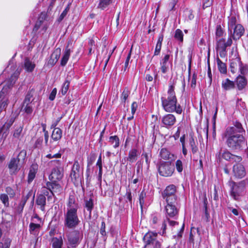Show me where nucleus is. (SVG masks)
Instances as JSON below:
<instances>
[{
  "instance_id": "19",
  "label": "nucleus",
  "mask_w": 248,
  "mask_h": 248,
  "mask_svg": "<svg viewBox=\"0 0 248 248\" xmlns=\"http://www.w3.org/2000/svg\"><path fill=\"white\" fill-rule=\"evenodd\" d=\"M63 177V173L62 167L54 168L52 171L51 174L49 175V179L52 181L61 180Z\"/></svg>"
},
{
  "instance_id": "15",
  "label": "nucleus",
  "mask_w": 248,
  "mask_h": 248,
  "mask_svg": "<svg viewBox=\"0 0 248 248\" xmlns=\"http://www.w3.org/2000/svg\"><path fill=\"white\" fill-rule=\"evenodd\" d=\"M245 32V29L243 26L240 24H237L233 29V33L231 34V38L234 40H239Z\"/></svg>"
},
{
  "instance_id": "11",
  "label": "nucleus",
  "mask_w": 248,
  "mask_h": 248,
  "mask_svg": "<svg viewBox=\"0 0 248 248\" xmlns=\"http://www.w3.org/2000/svg\"><path fill=\"white\" fill-rule=\"evenodd\" d=\"M176 122V117L171 113L164 115L161 119V124L163 126L168 129L172 127Z\"/></svg>"
},
{
  "instance_id": "32",
  "label": "nucleus",
  "mask_w": 248,
  "mask_h": 248,
  "mask_svg": "<svg viewBox=\"0 0 248 248\" xmlns=\"http://www.w3.org/2000/svg\"><path fill=\"white\" fill-rule=\"evenodd\" d=\"M67 209H75L78 210V204L76 203L75 196L70 194L69 197Z\"/></svg>"
},
{
  "instance_id": "17",
  "label": "nucleus",
  "mask_w": 248,
  "mask_h": 248,
  "mask_svg": "<svg viewBox=\"0 0 248 248\" xmlns=\"http://www.w3.org/2000/svg\"><path fill=\"white\" fill-rule=\"evenodd\" d=\"M188 142L192 153L193 155L196 154L198 152L199 148L198 147V142L193 132L189 133Z\"/></svg>"
},
{
  "instance_id": "54",
  "label": "nucleus",
  "mask_w": 248,
  "mask_h": 248,
  "mask_svg": "<svg viewBox=\"0 0 248 248\" xmlns=\"http://www.w3.org/2000/svg\"><path fill=\"white\" fill-rule=\"evenodd\" d=\"M61 53V49L60 48H56L52 53V54L51 55V57L53 58L54 60L56 61V62L58 61L59 60Z\"/></svg>"
},
{
  "instance_id": "6",
  "label": "nucleus",
  "mask_w": 248,
  "mask_h": 248,
  "mask_svg": "<svg viewBox=\"0 0 248 248\" xmlns=\"http://www.w3.org/2000/svg\"><path fill=\"white\" fill-rule=\"evenodd\" d=\"M159 174L163 177H170L173 174L175 168L171 161H162L157 165Z\"/></svg>"
},
{
  "instance_id": "13",
  "label": "nucleus",
  "mask_w": 248,
  "mask_h": 248,
  "mask_svg": "<svg viewBox=\"0 0 248 248\" xmlns=\"http://www.w3.org/2000/svg\"><path fill=\"white\" fill-rule=\"evenodd\" d=\"M68 248H76L78 244V232L73 231L69 232L67 234Z\"/></svg>"
},
{
  "instance_id": "43",
  "label": "nucleus",
  "mask_w": 248,
  "mask_h": 248,
  "mask_svg": "<svg viewBox=\"0 0 248 248\" xmlns=\"http://www.w3.org/2000/svg\"><path fill=\"white\" fill-rule=\"evenodd\" d=\"M70 56V49H66V50L64 52V55L63 56L61 61V64L62 66H64L68 59Z\"/></svg>"
},
{
  "instance_id": "14",
  "label": "nucleus",
  "mask_w": 248,
  "mask_h": 248,
  "mask_svg": "<svg viewBox=\"0 0 248 248\" xmlns=\"http://www.w3.org/2000/svg\"><path fill=\"white\" fill-rule=\"evenodd\" d=\"M159 156L161 159L171 161L172 162L176 157L174 154L171 153L170 151L166 148H162L159 151Z\"/></svg>"
},
{
  "instance_id": "12",
  "label": "nucleus",
  "mask_w": 248,
  "mask_h": 248,
  "mask_svg": "<svg viewBox=\"0 0 248 248\" xmlns=\"http://www.w3.org/2000/svg\"><path fill=\"white\" fill-rule=\"evenodd\" d=\"M232 172L234 177L238 179L243 178L246 175L245 168L240 163H236L233 165Z\"/></svg>"
},
{
  "instance_id": "18",
  "label": "nucleus",
  "mask_w": 248,
  "mask_h": 248,
  "mask_svg": "<svg viewBox=\"0 0 248 248\" xmlns=\"http://www.w3.org/2000/svg\"><path fill=\"white\" fill-rule=\"evenodd\" d=\"M242 64V62L239 57L236 56L231 60L230 64V71L232 74L236 73L238 71L240 66Z\"/></svg>"
},
{
  "instance_id": "1",
  "label": "nucleus",
  "mask_w": 248,
  "mask_h": 248,
  "mask_svg": "<svg viewBox=\"0 0 248 248\" xmlns=\"http://www.w3.org/2000/svg\"><path fill=\"white\" fill-rule=\"evenodd\" d=\"M245 130L238 121H232V125L227 126L221 137L228 149L237 153H245L248 150Z\"/></svg>"
},
{
  "instance_id": "46",
  "label": "nucleus",
  "mask_w": 248,
  "mask_h": 248,
  "mask_svg": "<svg viewBox=\"0 0 248 248\" xmlns=\"http://www.w3.org/2000/svg\"><path fill=\"white\" fill-rule=\"evenodd\" d=\"M177 2L178 0H169V2L167 4V7L169 11H175V7Z\"/></svg>"
},
{
  "instance_id": "49",
  "label": "nucleus",
  "mask_w": 248,
  "mask_h": 248,
  "mask_svg": "<svg viewBox=\"0 0 248 248\" xmlns=\"http://www.w3.org/2000/svg\"><path fill=\"white\" fill-rule=\"evenodd\" d=\"M0 200L3 203L5 206L8 207L9 205V197L6 194H1L0 195Z\"/></svg>"
},
{
  "instance_id": "36",
  "label": "nucleus",
  "mask_w": 248,
  "mask_h": 248,
  "mask_svg": "<svg viewBox=\"0 0 248 248\" xmlns=\"http://www.w3.org/2000/svg\"><path fill=\"white\" fill-rule=\"evenodd\" d=\"M124 200L126 202H128L131 207L132 206V195L129 186L126 189V192L124 195Z\"/></svg>"
},
{
  "instance_id": "62",
  "label": "nucleus",
  "mask_w": 248,
  "mask_h": 248,
  "mask_svg": "<svg viewBox=\"0 0 248 248\" xmlns=\"http://www.w3.org/2000/svg\"><path fill=\"white\" fill-rule=\"evenodd\" d=\"M27 201V199H24L23 197H22L21 202L19 203V204L17 207L18 211L21 212L23 211L24 207Z\"/></svg>"
},
{
  "instance_id": "55",
  "label": "nucleus",
  "mask_w": 248,
  "mask_h": 248,
  "mask_svg": "<svg viewBox=\"0 0 248 248\" xmlns=\"http://www.w3.org/2000/svg\"><path fill=\"white\" fill-rule=\"evenodd\" d=\"M5 191L7 193L6 194L9 195L10 198L13 199L16 196L15 190L10 186H7L6 187Z\"/></svg>"
},
{
  "instance_id": "7",
  "label": "nucleus",
  "mask_w": 248,
  "mask_h": 248,
  "mask_svg": "<svg viewBox=\"0 0 248 248\" xmlns=\"http://www.w3.org/2000/svg\"><path fill=\"white\" fill-rule=\"evenodd\" d=\"M64 225L70 229H75L78 226L77 210L68 209L64 214Z\"/></svg>"
},
{
  "instance_id": "48",
  "label": "nucleus",
  "mask_w": 248,
  "mask_h": 248,
  "mask_svg": "<svg viewBox=\"0 0 248 248\" xmlns=\"http://www.w3.org/2000/svg\"><path fill=\"white\" fill-rule=\"evenodd\" d=\"M238 72L240 73V75L245 76L248 75V67L247 65H244L242 63L240 66Z\"/></svg>"
},
{
  "instance_id": "21",
  "label": "nucleus",
  "mask_w": 248,
  "mask_h": 248,
  "mask_svg": "<svg viewBox=\"0 0 248 248\" xmlns=\"http://www.w3.org/2000/svg\"><path fill=\"white\" fill-rule=\"evenodd\" d=\"M221 156L223 159L228 161H231L232 160H235V159H234L235 158H237L238 161H240L242 159L240 156L233 155L228 150H224L221 154Z\"/></svg>"
},
{
  "instance_id": "52",
  "label": "nucleus",
  "mask_w": 248,
  "mask_h": 248,
  "mask_svg": "<svg viewBox=\"0 0 248 248\" xmlns=\"http://www.w3.org/2000/svg\"><path fill=\"white\" fill-rule=\"evenodd\" d=\"M69 84L70 82L67 80L65 81L63 84L62 88L60 92V93H61L62 95H65L67 93L69 87Z\"/></svg>"
},
{
  "instance_id": "24",
  "label": "nucleus",
  "mask_w": 248,
  "mask_h": 248,
  "mask_svg": "<svg viewBox=\"0 0 248 248\" xmlns=\"http://www.w3.org/2000/svg\"><path fill=\"white\" fill-rule=\"evenodd\" d=\"M139 156V151L136 148H132L129 150L127 157V160L130 163H133L136 161Z\"/></svg>"
},
{
  "instance_id": "44",
  "label": "nucleus",
  "mask_w": 248,
  "mask_h": 248,
  "mask_svg": "<svg viewBox=\"0 0 248 248\" xmlns=\"http://www.w3.org/2000/svg\"><path fill=\"white\" fill-rule=\"evenodd\" d=\"M85 207L89 212V215L91 216L92 211L93 208V203L92 199L90 198L89 200L85 201Z\"/></svg>"
},
{
  "instance_id": "8",
  "label": "nucleus",
  "mask_w": 248,
  "mask_h": 248,
  "mask_svg": "<svg viewBox=\"0 0 248 248\" xmlns=\"http://www.w3.org/2000/svg\"><path fill=\"white\" fill-rule=\"evenodd\" d=\"M157 233L148 232L143 237L145 243L144 248H160L161 244L157 239Z\"/></svg>"
},
{
  "instance_id": "29",
  "label": "nucleus",
  "mask_w": 248,
  "mask_h": 248,
  "mask_svg": "<svg viewBox=\"0 0 248 248\" xmlns=\"http://www.w3.org/2000/svg\"><path fill=\"white\" fill-rule=\"evenodd\" d=\"M36 204L40 206V208L42 211L45 210V205L46 204V198L45 195H39L37 196L36 200Z\"/></svg>"
},
{
  "instance_id": "47",
  "label": "nucleus",
  "mask_w": 248,
  "mask_h": 248,
  "mask_svg": "<svg viewBox=\"0 0 248 248\" xmlns=\"http://www.w3.org/2000/svg\"><path fill=\"white\" fill-rule=\"evenodd\" d=\"M224 31L221 25H217L216 29V37H220L223 36Z\"/></svg>"
},
{
  "instance_id": "16",
  "label": "nucleus",
  "mask_w": 248,
  "mask_h": 248,
  "mask_svg": "<svg viewBox=\"0 0 248 248\" xmlns=\"http://www.w3.org/2000/svg\"><path fill=\"white\" fill-rule=\"evenodd\" d=\"M170 54H165L160 61V70L163 74L166 73L169 71V65L171 63L170 61Z\"/></svg>"
},
{
  "instance_id": "30",
  "label": "nucleus",
  "mask_w": 248,
  "mask_h": 248,
  "mask_svg": "<svg viewBox=\"0 0 248 248\" xmlns=\"http://www.w3.org/2000/svg\"><path fill=\"white\" fill-rule=\"evenodd\" d=\"M41 226L39 224L31 223L29 225V231L31 234L37 235L39 232Z\"/></svg>"
},
{
  "instance_id": "40",
  "label": "nucleus",
  "mask_w": 248,
  "mask_h": 248,
  "mask_svg": "<svg viewBox=\"0 0 248 248\" xmlns=\"http://www.w3.org/2000/svg\"><path fill=\"white\" fill-rule=\"evenodd\" d=\"M77 170H78V164H76V162L73 165L72 171L70 174V177H71V180L76 186L77 184V173H76Z\"/></svg>"
},
{
  "instance_id": "64",
  "label": "nucleus",
  "mask_w": 248,
  "mask_h": 248,
  "mask_svg": "<svg viewBox=\"0 0 248 248\" xmlns=\"http://www.w3.org/2000/svg\"><path fill=\"white\" fill-rule=\"evenodd\" d=\"M96 155L95 153L91 154L89 157L88 158V164H92L96 160Z\"/></svg>"
},
{
  "instance_id": "42",
  "label": "nucleus",
  "mask_w": 248,
  "mask_h": 248,
  "mask_svg": "<svg viewBox=\"0 0 248 248\" xmlns=\"http://www.w3.org/2000/svg\"><path fill=\"white\" fill-rule=\"evenodd\" d=\"M174 37L175 39L182 43L184 41V34L182 31L177 29L175 30Z\"/></svg>"
},
{
  "instance_id": "33",
  "label": "nucleus",
  "mask_w": 248,
  "mask_h": 248,
  "mask_svg": "<svg viewBox=\"0 0 248 248\" xmlns=\"http://www.w3.org/2000/svg\"><path fill=\"white\" fill-rule=\"evenodd\" d=\"M20 162H18L16 158H12L9 164V168L13 172H15L17 171L18 169V164Z\"/></svg>"
},
{
  "instance_id": "20",
  "label": "nucleus",
  "mask_w": 248,
  "mask_h": 248,
  "mask_svg": "<svg viewBox=\"0 0 248 248\" xmlns=\"http://www.w3.org/2000/svg\"><path fill=\"white\" fill-rule=\"evenodd\" d=\"M15 118L14 116L11 117L7 120L4 124L0 128V132L3 133L2 136L5 139L8 135V131L15 122Z\"/></svg>"
},
{
  "instance_id": "53",
  "label": "nucleus",
  "mask_w": 248,
  "mask_h": 248,
  "mask_svg": "<svg viewBox=\"0 0 248 248\" xmlns=\"http://www.w3.org/2000/svg\"><path fill=\"white\" fill-rule=\"evenodd\" d=\"M188 79H190L191 76V64H192V53L189 52L188 55Z\"/></svg>"
},
{
  "instance_id": "5",
  "label": "nucleus",
  "mask_w": 248,
  "mask_h": 248,
  "mask_svg": "<svg viewBox=\"0 0 248 248\" xmlns=\"http://www.w3.org/2000/svg\"><path fill=\"white\" fill-rule=\"evenodd\" d=\"M161 196L166 203L178 202L176 186L173 184L167 186L161 192Z\"/></svg>"
},
{
  "instance_id": "50",
  "label": "nucleus",
  "mask_w": 248,
  "mask_h": 248,
  "mask_svg": "<svg viewBox=\"0 0 248 248\" xmlns=\"http://www.w3.org/2000/svg\"><path fill=\"white\" fill-rule=\"evenodd\" d=\"M33 97V93L32 91H31L28 92L27 94L26 95L24 101L23 106L25 104H31L32 100L31 98Z\"/></svg>"
},
{
  "instance_id": "38",
  "label": "nucleus",
  "mask_w": 248,
  "mask_h": 248,
  "mask_svg": "<svg viewBox=\"0 0 248 248\" xmlns=\"http://www.w3.org/2000/svg\"><path fill=\"white\" fill-rule=\"evenodd\" d=\"M236 18L235 16H232L230 18L228 21V32L229 33L232 34V28L234 26L235 27L236 25Z\"/></svg>"
},
{
  "instance_id": "39",
  "label": "nucleus",
  "mask_w": 248,
  "mask_h": 248,
  "mask_svg": "<svg viewBox=\"0 0 248 248\" xmlns=\"http://www.w3.org/2000/svg\"><path fill=\"white\" fill-rule=\"evenodd\" d=\"M63 244L62 239L61 237L53 238L52 239V248H62Z\"/></svg>"
},
{
  "instance_id": "10",
  "label": "nucleus",
  "mask_w": 248,
  "mask_h": 248,
  "mask_svg": "<svg viewBox=\"0 0 248 248\" xmlns=\"http://www.w3.org/2000/svg\"><path fill=\"white\" fill-rule=\"evenodd\" d=\"M232 44V40L231 37H228L227 40L225 42V38H222L217 41V49L219 51V55L221 58H224L226 55V48L230 46Z\"/></svg>"
},
{
  "instance_id": "57",
  "label": "nucleus",
  "mask_w": 248,
  "mask_h": 248,
  "mask_svg": "<svg viewBox=\"0 0 248 248\" xmlns=\"http://www.w3.org/2000/svg\"><path fill=\"white\" fill-rule=\"evenodd\" d=\"M175 167L179 173H181L183 170V164L181 160L177 159L175 162Z\"/></svg>"
},
{
  "instance_id": "56",
  "label": "nucleus",
  "mask_w": 248,
  "mask_h": 248,
  "mask_svg": "<svg viewBox=\"0 0 248 248\" xmlns=\"http://www.w3.org/2000/svg\"><path fill=\"white\" fill-rule=\"evenodd\" d=\"M132 51V46L131 47V48L127 56L126 60L124 62V66L123 69V70L124 71V72L126 71V70L128 66L129 62V61H130V59L131 56Z\"/></svg>"
},
{
  "instance_id": "34",
  "label": "nucleus",
  "mask_w": 248,
  "mask_h": 248,
  "mask_svg": "<svg viewBox=\"0 0 248 248\" xmlns=\"http://www.w3.org/2000/svg\"><path fill=\"white\" fill-rule=\"evenodd\" d=\"M62 131L59 128H55L53 130L51 137L54 140H58L62 138Z\"/></svg>"
},
{
  "instance_id": "3",
  "label": "nucleus",
  "mask_w": 248,
  "mask_h": 248,
  "mask_svg": "<svg viewBox=\"0 0 248 248\" xmlns=\"http://www.w3.org/2000/svg\"><path fill=\"white\" fill-rule=\"evenodd\" d=\"M248 184V182L246 179L235 182L230 178L227 183L229 187L230 197L234 201H241L247 193Z\"/></svg>"
},
{
  "instance_id": "51",
  "label": "nucleus",
  "mask_w": 248,
  "mask_h": 248,
  "mask_svg": "<svg viewBox=\"0 0 248 248\" xmlns=\"http://www.w3.org/2000/svg\"><path fill=\"white\" fill-rule=\"evenodd\" d=\"M186 15V17L188 20H192L194 18V15L193 14V11L191 9H186L184 11Z\"/></svg>"
},
{
  "instance_id": "23",
  "label": "nucleus",
  "mask_w": 248,
  "mask_h": 248,
  "mask_svg": "<svg viewBox=\"0 0 248 248\" xmlns=\"http://www.w3.org/2000/svg\"><path fill=\"white\" fill-rule=\"evenodd\" d=\"M46 186L50 191L52 195H54V192H60L62 190L61 186L56 181H52V182H48L46 183Z\"/></svg>"
},
{
  "instance_id": "4",
  "label": "nucleus",
  "mask_w": 248,
  "mask_h": 248,
  "mask_svg": "<svg viewBox=\"0 0 248 248\" xmlns=\"http://www.w3.org/2000/svg\"><path fill=\"white\" fill-rule=\"evenodd\" d=\"M21 69H17L10 78L5 80L3 82V86L0 92V113L8 105V99L4 96L8 93L17 79L20 73Z\"/></svg>"
},
{
  "instance_id": "9",
  "label": "nucleus",
  "mask_w": 248,
  "mask_h": 248,
  "mask_svg": "<svg viewBox=\"0 0 248 248\" xmlns=\"http://www.w3.org/2000/svg\"><path fill=\"white\" fill-rule=\"evenodd\" d=\"M179 209L178 202H167L165 207L166 217L176 219L179 215Z\"/></svg>"
},
{
  "instance_id": "2",
  "label": "nucleus",
  "mask_w": 248,
  "mask_h": 248,
  "mask_svg": "<svg viewBox=\"0 0 248 248\" xmlns=\"http://www.w3.org/2000/svg\"><path fill=\"white\" fill-rule=\"evenodd\" d=\"M175 83L170 82L167 94L161 97V105L163 109L167 112L180 115L183 111V107L178 103L175 92Z\"/></svg>"
},
{
  "instance_id": "58",
  "label": "nucleus",
  "mask_w": 248,
  "mask_h": 248,
  "mask_svg": "<svg viewBox=\"0 0 248 248\" xmlns=\"http://www.w3.org/2000/svg\"><path fill=\"white\" fill-rule=\"evenodd\" d=\"M26 156V151L24 150H23L20 152L16 159L18 160V162H23L25 160Z\"/></svg>"
},
{
  "instance_id": "26",
  "label": "nucleus",
  "mask_w": 248,
  "mask_h": 248,
  "mask_svg": "<svg viewBox=\"0 0 248 248\" xmlns=\"http://www.w3.org/2000/svg\"><path fill=\"white\" fill-rule=\"evenodd\" d=\"M221 86L224 91H229L234 88L235 83L227 78L222 80Z\"/></svg>"
},
{
  "instance_id": "25",
  "label": "nucleus",
  "mask_w": 248,
  "mask_h": 248,
  "mask_svg": "<svg viewBox=\"0 0 248 248\" xmlns=\"http://www.w3.org/2000/svg\"><path fill=\"white\" fill-rule=\"evenodd\" d=\"M96 166L99 169L97 176V180L99 184L101 185L102 183V177L103 174V166L101 153H100L98 158L97 162L96 163Z\"/></svg>"
},
{
  "instance_id": "41",
  "label": "nucleus",
  "mask_w": 248,
  "mask_h": 248,
  "mask_svg": "<svg viewBox=\"0 0 248 248\" xmlns=\"http://www.w3.org/2000/svg\"><path fill=\"white\" fill-rule=\"evenodd\" d=\"M130 93V92L128 88L127 87H125L121 96V99L124 102V104L125 103V102L127 99Z\"/></svg>"
},
{
  "instance_id": "31",
  "label": "nucleus",
  "mask_w": 248,
  "mask_h": 248,
  "mask_svg": "<svg viewBox=\"0 0 248 248\" xmlns=\"http://www.w3.org/2000/svg\"><path fill=\"white\" fill-rule=\"evenodd\" d=\"M217 68L220 73L222 74L226 75L227 73V69L226 63L223 62L219 58H217Z\"/></svg>"
},
{
  "instance_id": "45",
  "label": "nucleus",
  "mask_w": 248,
  "mask_h": 248,
  "mask_svg": "<svg viewBox=\"0 0 248 248\" xmlns=\"http://www.w3.org/2000/svg\"><path fill=\"white\" fill-rule=\"evenodd\" d=\"M112 0H100L98 7L101 10H104L112 2Z\"/></svg>"
},
{
  "instance_id": "27",
  "label": "nucleus",
  "mask_w": 248,
  "mask_h": 248,
  "mask_svg": "<svg viewBox=\"0 0 248 248\" xmlns=\"http://www.w3.org/2000/svg\"><path fill=\"white\" fill-rule=\"evenodd\" d=\"M23 66L27 72H31L33 71L35 64L29 58H26L24 60Z\"/></svg>"
},
{
  "instance_id": "59",
  "label": "nucleus",
  "mask_w": 248,
  "mask_h": 248,
  "mask_svg": "<svg viewBox=\"0 0 248 248\" xmlns=\"http://www.w3.org/2000/svg\"><path fill=\"white\" fill-rule=\"evenodd\" d=\"M146 197V193L144 190H142L139 194V202L141 209H142L143 205L144 203V198Z\"/></svg>"
},
{
  "instance_id": "61",
  "label": "nucleus",
  "mask_w": 248,
  "mask_h": 248,
  "mask_svg": "<svg viewBox=\"0 0 248 248\" xmlns=\"http://www.w3.org/2000/svg\"><path fill=\"white\" fill-rule=\"evenodd\" d=\"M22 131V127L21 126L17 127L14 132L13 137L15 138L19 139Z\"/></svg>"
},
{
  "instance_id": "37",
  "label": "nucleus",
  "mask_w": 248,
  "mask_h": 248,
  "mask_svg": "<svg viewBox=\"0 0 248 248\" xmlns=\"http://www.w3.org/2000/svg\"><path fill=\"white\" fill-rule=\"evenodd\" d=\"M109 141L112 144L114 143V144L113 145L114 148H118L120 145V140L119 137L116 135L110 136L109 138Z\"/></svg>"
},
{
  "instance_id": "28",
  "label": "nucleus",
  "mask_w": 248,
  "mask_h": 248,
  "mask_svg": "<svg viewBox=\"0 0 248 248\" xmlns=\"http://www.w3.org/2000/svg\"><path fill=\"white\" fill-rule=\"evenodd\" d=\"M141 156L142 159L145 160L147 168V169H149L150 165L151 159L152 157L151 151H149L148 152H145L144 151H143Z\"/></svg>"
},
{
  "instance_id": "60",
  "label": "nucleus",
  "mask_w": 248,
  "mask_h": 248,
  "mask_svg": "<svg viewBox=\"0 0 248 248\" xmlns=\"http://www.w3.org/2000/svg\"><path fill=\"white\" fill-rule=\"evenodd\" d=\"M36 170L31 168L30 169L29 174H28V182H31L34 178L36 174Z\"/></svg>"
},
{
  "instance_id": "35",
  "label": "nucleus",
  "mask_w": 248,
  "mask_h": 248,
  "mask_svg": "<svg viewBox=\"0 0 248 248\" xmlns=\"http://www.w3.org/2000/svg\"><path fill=\"white\" fill-rule=\"evenodd\" d=\"M96 46L95 42L93 38L89 39L88 56H91L94 52Z\"/></svg>"
},
{
  "instance_id": "63",
  "label": "nucleus",
  "mask_w": 248,
  "mask_h": 248,
  "mask_svg": "<svg viewBox=\"0 0 248 248\" xmlns=\"http://www.w3.org/2000/svg\"><path fill=\"white\" fill-rule=\"evenodd\" d=\"M214 0H203L202 8L203 9L209 7L212 5Z\"/></svg>"
},
{
  "instance_id": "22",
  "label": "nucleus",
  "mask_w": 248,
  "mask_h": 248,
  "mask_svg": "<svg viewBox=\"0 0 248 248\" xmlns=\"http://www.w3.org/2000/svg\"><path fill=\"white\" fill-rule=\"evenodd\" d=\"M236 84L238 90L241 91L247 85L248 80L245 77L239 75L236 78Z\"/></svg>"
}]
</instances>
